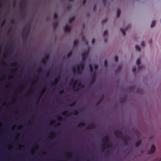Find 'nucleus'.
I'll use <instances>...</instances> for the list:
<instances>
[{"mask_svg": "<svg viewBox=\"0 0 161 161\" xmlns=\"http://www.w3.org/2000/svg\"><path fill=\"white\" fill-rule=\"evenodd\" d=\"M127 97L126 96H125L123 97H121L119 100L120 102L121 103H123L124 102L126 99Z\"/></svg>", "mask_w": 161, "mask_h": 161, "instance_id": "11", "label": "nucleus"}, {"mask_svg": "<svg viewBox=\"0 0 161 161\" xmlns=\"http://www.w3.org/2000/svg\"><path fill=\"white\" fill-rule=\"evenodd\" d=\"M136 70V67H134L132 68V71L134 73H135Z\"/></svg>", "mask_w": 161, "mask_h": 161, "instance_id": "33", "label": "nucleus"}, {"mask_svg": "<svg viewBox=\"0 0 161 161\" xmlns=\"http://www.w3.org/2000/svg\"><path fill=\"white\" fill-rule=\"evenodd\" d=\"M86 0H83V4L84 5H85V4L86 1Z\"/></svg>", "mask_w": 161, "mask_h": 161, "instance_id": "53", "label": "nucleus"}, {"mask_svg": "<svg viewBox=\"0 0 161 161\" xmlns=\"http://www.w3.org/2000/svg\"><path fill=\"white\" fill-rule=\"evenodd\" d=\"M107 20V19H103L102 20V23H103L104 22H106Z\"/></svg>", "mask_w": 161, "mask_h": 161, "instance_id": "46", "label": "nucleus"}, {"mask_svg": "<svg viewBox=\"0 0 161 161\" xmlns=\"http://www.w3.org/2000/svg\"><path fill=\"white\" fill-rule=\"evenodd\" d=\"M46 61H47L46 60V59L45 58H43V59L41 61V63L45 65L46 63Z\"/></svg>", "mask_w": 161, "mask_h": 161, "instance_id": "19", "label": "nucleus"}, {"mask_svg": "<svg viewBox=\"0 0 161 161\" xmlns=\"http://www.w3.org/2000/svg\"><path fill=\"white\" fill-rule=\"evenodd\" d=\"M17 69H15V71H14L12 69V70H11V71L12 72H16V71Z\"/></svg>", "mask_w": 161, "mask_h": 161, "instance_id": "54", "label": "nucleus"}, {"mask_svg": "<svg viewBox=\"0 0 161 161\" xmlns=\"http://www.w3.org/2000/svg\"><path fill=\"white\" fill-rule=\"evenodd\" d=\"M122 68V66L119 65L118 66L117 70H118V71H120L121 69Z\"/></svg>", "mask_w": 161, "mask_h": 161, "instance_id": "32", "label": "nucleus"}, {"mask_svg": "<svg viewBox=\"0 0 161 161\" xmlns=\"http://www.w3.org/2000/svg\"><path fill=\"white\" fill-rule=\"evenodd\" d=\"M5 22H6V19H4L1 25L2 26H3L5 24Z\"/></svg>", "mask_w": 161, "mask_h": 161, "instance_id": "43", "label": "nucleus"}, {"mask_svg": "<svg viewBox=\"0 0 161 161\" xmlns=\"http://www.w3.org/2000/svg\"><path fill=\"white\" fill-rule=\"evenodd\" d=\"M60 125V123H59H59L58 124H57V125Z\"/></svg>", "mask_w": 161, "mask_h": 161, "instance_id": "61", "label": "nucleus"}, {"mask_svg": "<svg viewBox=\"0 0 161 161\" xmlns=\"http://www.w3.org/2000/svg\"><path fill=\"white\" fill-rule=\"evenodd\" d=\"M48 58H49L48 55H45V57L44 58H45L46 59V60L47 61V60L48 59Z\"/></svg>", "mask_w": 161, "mask_h": 161, "instance_id": "39", "label": "nucleus"}, {"mask_svg": "<svg viewBox=\"0 0 161 161\" xmlns=\"http://www.w3.org/2000/svg\"><path fill=\"white\" fill-rule=\"evenodd\" d=\"M37 71L39 73H41L42 71V69L41 67H40L37 70Z\"/></svg>", "mask_w": 161, "mask_h": 161, "instance_id": "28", "label": "nucleus"}, {"mask_svg": "<svg viewBox=\"0 0 161 161\" xmlns=\"http://www.w3.org/2000/svg\"><path fill=\"white\" fill-rule=\"evenodd\" d=\"M120 31L122 32L123 35L124 36H125V30L122 28H120Z\"/></svg>", "mask_w": 161, "mask_h": 161, "instance_id": "22", "label": "nucleus"}, {"mask_svg": "<svg viewBox=\"0 0 161 161\" xmlns=\"http://www.w3.org/2000/svg\"><path fill=\"white\" fill-rule=\"evenodd\" d=\"M101 101L102 100H99L97 102V105H98L101 102Z\"/></svg>", "mask_w": 161, "mask_h": 161, "instance_id": "51", "label": "nucleus"}, {"mask_svg": "<svg viewBox=\"0 0 161 161\" xmlns=\"http://www.w3.org/2000/svg\"><path fill=\"white\" fill-rule=\"evenodd\" d=\"M130 27V25H128L127 27V29H126V30L127 29V28H128Z\"/></svg>", "mask_w": 161, "mask_h": 161, "instance_id": "57", "label": "nucleus"}, {"mask_svg": "<svg viewBox=\"0 0 161 161\" xmlns=\"http://www.w3.org/2000/svg\"><path fill=\"white\" fill-rule=\"evenodd\" d=\"M135 48H136V50H137V51H140L141 48H140V47L139 46H138V45L136 46Z\"/></svg>", "mask_w": 161, "mask_h": 161, "instance_id": "26", "label": "nucleus"}, {"mask_svg": "<svg viewBox=\"0 0 161 161\" xmlns=\"http://www.w3.org/2000/svg\"><path fill=\"white\" fill-rule=\"evenodd\" d=\"M77 71L78 74H82V71L80 70V68L79 66H77Z\"/></svg>", "mask_w": 161, "mask_h": 161, "instance_id": "16", "label": "nucleus"}, {"mask_svg": "<svg viewBox=\"0 0 161 161\" xmlns=\"http://www.w3.org/2000/svg\"><path fill=\"white\" fill-rule=\"evenodd\" d=\"M71 114H69V116H70V115Z\"/></svg>", "mask_w": 161, "mask_h": 161, "instance_id": "64", "label": "nucleus"}, {"mask_svg": "<svg viewBox=\"0 0 161 161\" xmlns=\"http://www.w3.org/2000/svg\"><path fill=\"white\" fill-rule=\"evenodd\" d=\"M64 91L63 90H62L58 92V93L60 94H62L63 93H64Z\"/></svg>", "mask_w": 161, "mask_h": 161, "instance_id": "42", "label": "nucleus"}, {"mask_svg": "<svg viewBox=\"0 0 161 161\" xmlns=\"http://www.w3.org/2000/svg\"><path fill=\"white\" fill-rule=\"evenodd\" d=\"M45 91V90H44V91H42V93H44Z\"/></svg>", "mask_w": 161, "mask_h": 161, "instance_id": "63", "label": "nucleus"}, {"mask_svg": "<svg viewBox=\"0 0 161 161\" xmlns=\"http://www.w3.org/2000/svg\"><path fill=\"white\" fill-rule=\"evenodd\" d=\"M57 119H58V120L59 121L62 119V117L60 116H59V117H58Z\"/></svg>", "mask_w": 161, "mask_h": 161, "instance_id": "45", "label": "nucleus"}, {"mask_svg": "<svg viewBox=\"0 0 161 161\" xmlns=\"http://www.w3.org/2000/svg\"><path fill=\"white\" fill-rule=\"evenodd\" d=\"M87 55L88 54L86 52L82 53L81 54V56L82 57V59L85 60L87 56Z\"/></svg>", "mask_w": 161, "mask_h": 161, "instance_id": "8", "label": "nucleus"}, {"mask_svg": "<svg viewBox=\"0 0 161 161\" xmlns=\"http://www.w3.org/2000/svg\"><path fill=\"white\" fill-rule=\"evenodd\" d=\"M20 5H21V7H20V8H21L22 9H23L24 8H25V5L24 4H22V3H21L20 4Z\"/></svg>", "mask_w": 161, "mask_h": 161, "instance_id": "31", "label": "nucleus"}, {"mask_svg": "<svg viewBox=\"0 0 161 161\" xmlns=\"http://www.w3.org/2000/svg\"><path fill=\"white\" fill-rule=\"evenodd\" d=\"M156 150V148L154 145H152L151 146L150 150L148 151V153L149 154H151L154 153Z\"/></svg>", "mask_w": 161, "mask_h": 161, "instance_id": "4", "label": "nucleus"}, {"mask_svg": "<svg viewBox=\"0 0 161 161\" xmlns=\"http://www.w3.org/2000/svg\"><path fill=\"white\" fill-rule=\"evenodd\" d=\"M58 25V21H54L53 23V27L54 29H56Z\"/></svg>", "mask_w": 161, "mask_h": 161, "instance_id": "10", "label": "nucleus"}, {"mask_svg": "<svg viewBox=\"0 0 161 161\" xmlns=\"http://www.w3.org/2000/svg\"><path fill=\"white\" fill-rule=\"evenodd\" d=\"M78 42V40L77 39H75L74 41V46H76Z\"/></svg>", "mask_w": 161, "mask_h": 161, "instance_id": "15", "label": "nucleus"}, {"mask_svg": "<svg viewBox=\"0 0 161 161\" xmlns=\"http://www.w3.org/2000/svg\"><path fill=\"white\" fill-rule=\"evenodd\" d=\"M138 70L141 69H142V66H140V65H139V66H138Z\"/></svg>", "mask_w": 161, "mask_h": 161, "instance_id": "47", "label": "nucleus"}, {"mask_svg": "<svg viewBox=\"0 0 161 161\" xmlns=\"http://www.w3.org/2000/svg\"><path fill=\"white\" fill-rule=\"evenodd\" d=\"M64 31L67 32H69L71 30V28L68 25H66L64 28Z\"/></svg>", "mask_w": 161, "mask_h": 161, "instance_id": "5", "label": "nucleus"}, {"mask_svg": "<svg viewBox=\"0 0 161 161\" xmlns=\"http://www.w3.org/2000/svg\"><path fill=\"white\" fill-rule=\"evenodd\" d=\"M58 80L57 79H55L54 81V82H52L51 83V85L52 86H53L54 85H56L58 82Z\"/></svg>", "mask_w": 161, "mask_h": 161, "instance_id": "18", "label": "nucleus"}, {"mask_svg": "<svg viewBox=\"0 0 161 161\" xmlns=\"http://www.w3.org/2000/svg\"><path fill=\"white\" fill-rule=\"evenodd\" d=\"M149 43L150 44H151L152 43V40H150L149 41Z\"/></svg>", "mask_w": 161, "mask_h": 161, "instance_id": "56", "label": "nucleus"}, {"mask_svg": "<svg viewBox=\"0 0 161 161\" xmlns=\"http://www.w3.org/2000/svg\"><path fill=\"white\" fill-rule=\"evenodd\" d=\"M115 60L116 62H118V57L117 56H115Z\"/></svg>", "mask_w": 161, "mask_h": 161, "instance_id": "36", "label": "nucleus"}, {"mask_svg": "<svg viewBox=\"0 0 161 161\" xmlns=\"http://www.w3.org/2000/svg\"><path fill=\"white\" fill-rule=\"evenodd\" d=\"M108 66V61L106 59H105L104 61V66L107 67Z\"/></svg>", "mask_w": 161, "mask_h": 161, "instance_id": "30", "label": "nucleus"}, {"mask_svg": "<svg viewBox=\"0 0 161 161\" xmlns=\"http://www.w3.org/2000/svg\"><path fill=\"white\" fill-rule=\"evenodd\" d=\"M79 88H76V90H75V91H77L78 90H79Z\"/></svg>", "mask_w": 161, "mask_h": 161, "instance_id": "60", "label": "nucleus"}, {"mask_svg": "<svg viewBox=\"0 0 161 161\" xmlns=\"http://www.w3.org/2000/svg\"><path fill=\"white\" fill-rule=\"evenodd\" d=\"M95 73H94L93 76H92V80H95Z\"/></svg>", "mask_w": 161, "mask_h": 161, "instance_id": "40", "label": "nucleus"}, {"mask_svg": "<svg viewBox=\"0 0 161 161\" xmlns=\"http://www.w3.org/2000/svg\"><path fill=\"white\" fill-rule=\"evenodd\" d=\"M104 139L106 140V141L105 142V143L103 144V145L104 146L106 145L107 146V147L108 148H111L112 147V144L109 141V136L108 135H107L105 137L104 139H103V140H104Z\"/></svg>", "mask_w": 161, "mask_h": 161, "instance_id": "2", "label": "nucleus"}, {"mask_svg": "<svg viewBox=\"0 0 161 161\" xmlns=\"http://www.w3.org/2000/svg\"><path fill=\"white\" fill-rule=\"evenodd\" d=\"M155 161H161V158L158 160V159H156Z\"/></svg>", "mask_w": 161, "mask_h": 161, "instance_id": "55", "label": "nucleus"}, {"mask_svg": "<svg viewBox=\"0 0 161 161\" xmlns=\"http://www.w3.org/2000/svg\"><path fill=\"white\" fill-rule=\"evenodd\" d=\"M96 8V5H94L93 7V11L94 12H95Z\"/></svg>", "mask_w": 161, "mask_h": 161, "instance_id": "41", "label": "nucleus"}, {"mask_svg": "<svg viewBox=\"0 0 161 161\" xmlns=\"http://www.w3.org/2000/svg\"><path fill=\"white\" fill-rule=\"evenodd\" d=\"M115 136L117 138H121L124 141V143L125 146L127 145V141L126 139L123 137V134L121 131L117 130L114 131Z\"/></svg>", "mask_w": 161, "mask_h": 161, "instance_id": "1", "label": "nucleus"}, {"mask_svg": "<svg viewBox=\"0 0 161 161\" xmlns=\"http://www.w3.org/2000/svg\"><path fill=\"white\" fill-rule=\"evenodd\" d=\"M155 23H156L155 21V20L153 21L152 22V24H151V27H153L155 25Z\"/></svg>", "mask_w": 161, "mask_h": 161, "instance_id": "24", "label": "nucleus"}, {"mask_svg": "<svg viewBox=\"0 0 161 161\" xmlns=\"http://www.w3.org/2000/svg\"><path fill=\"white\" fill-rule=\"evenodd\" d=\"M95 127L94 125L92 124L91 123L90 124L88 125L86 127V129H89L90 128L93 129Z\"/></svg>", "mask_w": 161, "mask_h": 161, "instance_id": "9", "label": "nucleus"}, {"mask_svg": "<svg viewBox=\"0 0 161 161\" xmlns=\"http://www.w3.org/2000/svg\"><path fill=\"white\" fill-rule=\"evenodd\" d=\"M95 42V39L94 38H93L92 40V44H93Z\"/></svg>", "mask_w": 161, "mask_h": 161, "instance_id": "48", "label": "nucleus"}, {"mask_svg": "<svg viewBox=\"0 0 161 161\" xmlns=\"http://www.w3.org/2000/svg\"><path fill=\"white\" fill-rule=\"evenodd\" d=\"M14 22V19H12L11 20V24H13Z\"/></svg>", "mask_w": 161, "mask_h": 161, "instance_id": "49", "label": "nucleus"}, {"mask_svg": "<svg viewBox=\"0 0 161 161\" xmlns=\"http://www.w3.org/2000/svg\"><path fill=\"white\" fill-rule=\"evenodd\" d=\"M77 66H79L80 69H81L82 70H83L85 68V63L84 62H82L79 65H78Z\"/></svg>", "mask_w": 161, "mask_h": 161, "instance_id": "7", "label": "nucleus"}, {"mask_svg": "<svg viewBox=\"0 0 161 161\" xmlns=\"http://www.w3.org/2000/svg\"><path fill=\"white\" fill-rule=\"evenodd\" d=\"M73 70H74V71L75 72V68H74V69H73Z\"/></svg>", "mask_w": 161, "mask_h": 161, "instance_id": "62", "label": "nucleus"}, {"mask_svg": "<svg viewBox=\"0 0 161 161\" xmlns=\"http://www.w3.org/2000/svg\"><path fill=\"white\" fill-rule=\"evenodd\" d=\"M30 27H28V31L27 32L25 31V30H27V28H25L24 29L23 33V35L24 37H26L27 36L28 33L30 31Z\"/></svg>", "mask_w": 161, "mask_h": 161, "instance_id": "6", "label": "nucleus"}, {"mask_svg": "<svg viewBox=\"0 0 161 161\" xmlns=\"http://www.w3.org/2000/svg\"><path fill=\"white\" fill-rule=\"evenodd\" d=\"M141 45L142 47H144L145 46V42H144L142 41L141 43Z\"/></svg>", "mask_w": 161, "mask_h": 161, "instance_id": "44", "label": "nucleus"}, {"mask_svg": "<svg viewBox=\"0 0 161 161\" xmlns=\"http://www.w3.org/2000/svg\"><path fill=\"white\" fill-rule=\"evenodd\" d=\"M98 68V65L97 64L94 65V69L95 70H97Z\"/></svg>", "mask_w": 161, "mask_h": 161, "instance_id": "38", "label": "nucleus"}, {"mask_svg": "<svg viewBox=\"0 0 161 161\" xmlns=\"http://www.w3.org/2000/svg\"><path fill=\"white\" fill-rule=\"evenodd\" d=\"M141 141H139L137 142H136V147H138L140 144L141 143Z\"/></svg>", "mask_w": 161, "mask_h": 161, "instance_id": "17", "label": "nucleus"}, {"mask_svg": "<svg viewBox=\"0 0 161 161\" xmlns=\"http://www.w3.org/2000/svg\"><path fill=\"white\" fill-rule=\"evenodd\" d=\"M50 74L49 73H47V76H48Z\"/></svg>", "mask_w": 161, "mask_h": 161, "instance_id": "58", "label": "nucleus"}, {"mask_svg": "<svg viewBox=\"0 0 161 161\" xmlns=\"http://www.w3.org/2000/svg\"><path fill=\"white\" fill-rule=\"evenodd\" d=\"M141 63L140 59V58H138L136 61V64L138 65H139Z\"/></svg>", "mask_w": 161, "mask_h": 161, "instance_id": "25", "label": "nucleus"}, {"mask_svg": "<svg viewBox=\"0 0 161 161\" xmlns=\"http://www.w3.org/2000/svg\"><path fill=\"white\" fill-rule=\"evenodd\" d=\"M89 67L91 72L92 73L93 72V68L92 65L91 64H90Z\"/></svg>", "mask_w": 161, "mask_h": 161, "instance_id": "20", "label": "nucleus"}, {"mask_svg": "<svg viewBox=\"0 0 161 161\" xmlns=\"http://www.w3.org/2000/svg\"><path fill=\"white\" fill-rule=\"evenodd\" d=\"M72 53V52L71 51H70L67 54V57H69L71 56V54Z\"/></svg>", "mask_w": 161, "mask_h": 161, "instance_id": "27", "label": "nucleus"}, {"mask_svg": "<svg viewBox=\"0 0 161 161\" xmlns=\"http://www.w3.org/2000/svg\"><path fill=\"white\" fill-rule=\"evenodd\" d=\"M77 83V86L78 87H80L82 86V84L80 82L78 81V80H76L75 82L74 81V80H71L70 83V85H72L73 83L74 84V86H73V88H74L75 85H76V84Z\"/></svg>", "mask_w": 161, "mask_h": 161, "instance_id": "3", "label": "nucleus"}, {"mask_svg": "<svg viewBox=\"0 0 161 161\" xmlns=\"http://www.w3.org/2000/svg\"><path fill=\"white\" fill-rule=\"evenodd\" d=\"M76 102H74L73 103H71L69 105V106H73L75 105L76 104Z\"/></svg>", "mask_w": 161, "mask_h": 161, "instance_id": "35", "label": "nucleus"}, {"mask_svg": "<svg viewBox=\"0 0 161 161\" xmlns=\"http://www.w3.org/2000/svg\"><path fill=\"white\" fill-rule=\"evenodd\" d=\"M85 125L86 124L84 122H80L78 124V127H80L85 126Z\"/></svg>", "mask_w": 161, "mask_h": 161, "instance_id": "13", "label": "nucleus"}, {"mask_svg": "<svg viewBox=\"0 0 161 161\" xmlns=\"http://www.w3.org/2000/svg\"><path fill=\"white\" fill-rule=\"evenodd\" d=\"M66 154L69 156H71L72 155L71 153L70 152H68V153H67Z\"/></svg>", "mask_w": 161, "mask_h": 161, "instance_id": "50", "label": "nucleus"}, {"mask_svg": "<svg viewBox=\"0 0 161 161\" xmlns=\"http://www.w3.org/2000/svg\"><path fill=\"white\" fill-rule=\"evenodd\" d=\"M75 18V17L73 16L70 18L69 19V23L71 22Z\"/></svg>", "mask_w": 161, "mask_h": 161, "instance_id": "23", "label": "nucleus"}, {"mask_svg": "<svg viewBox=\"0 0 161 161\" xmlns=\"http://www.w3.org/2000/svg\"><path fill=\"white\" fill-rule=\"evenodd\" d=\"M78 113L79 112L78 111L76 110H74V112L73 113V114L74 115H77L78 114Z\"/></svg>", "mask_w": 161, "mask_h": 161, "instance_id": "29", "label": "nucleus"}, {"mask_svg": "<svg viewBox=\"0 0 161 161\" xmlns=\"http://www.w3.org/2000/svg\"><path fill=\"white\" fill-rule=\"evenodd\" d=\"M108 31L107 30H105L104 32V36H106L108 35Z\"/></svg>", "mask_w": 161, "mask_h": 161, "instance_id": "34", "label": "nucleus"}, {"mask_svg": "<svg viewBox=\"0 0 161 161\" xmlns=\"http://www.w3.org/2000/svg\"><path fill=\"white\" fill-rule=\"evenodd\" d=\"M121 13V11L120 10H118L117 11V18L119 17Z\"/></svg>", "mask_w": 161, "mask_h": 161, "instance_id": "21", "label": "nucleus"}, {"mask_svg": "<svg viewBox=\"0 0 161 161\" xmlns=\"http://www.w3.org/2000/svg\"><path fill=\"white\" fill-rule=\"evenodd\" d=\"M106 0H103V3H104V6H105L106 2Z\"/></svg>", "mask_w": 161, "mask_h": 161, "instance_id": "52", "label": "nucleus"}, {"mask_svg": "<svg viewBox=\"0 0 161 161\" xmlns=\"http://www.w3.org/2000/svg\"><path fill=\"white\" fill-rule=\"evenodd\" d=\"M67 112L66 111H64L62 113V114L63 115H66V114H67Z\"/></svg>", "mask_w": 161, "mask_h": 161, "instance_id": "37", "label": "nucleus"}, {"mask_svg": "<svg viewBox=\"0 0 161 161\" xmlns=\"http://www.w3.org/2000/svg\"><path fill=\"white\" fill-rule=\"evenodd\" d=\"M58 18V15L56 13H54V21H58L57 20Z\"/></svg>", "mask_w": 161, "mask_h": 161, "instance_id": "12", "label": "nucleus"}, {"mask_svg": "<svg viewBox=\"0 0 161 161\" xmlns=\"http://www.w3.org/2000/svg\"><path fill=\"white\" fill-rule=\"evenodd\" d=\"M107 39L106 38L105 39V40H104L105 42H107Z\"/></svg>", "mask_w": 161, "mask_h": 161, "instance_id": "59", "label": "nucleus"}, {"mask_svg": "<svg viewBox=\"0 0 161 161\" xmlns=\"http://www.w3.org/2000/svg\"><path fill=\"white\" fill-rule=\"evenodd\" d=\"M82 40L86 44H88V42L86 39L85 37V36H82Z\"/></svg>", "mask_w": 161, "mask_h": 161, "instance_id": "14", "label": "nucleus"}]
</instances>
